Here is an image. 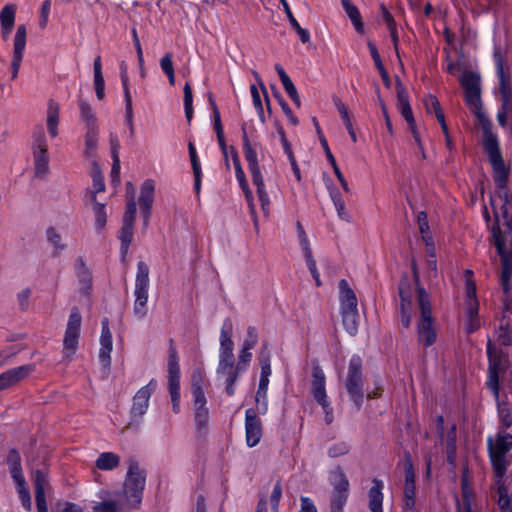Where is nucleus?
<instances>
[{
  "label": "nucleus",
  "instance_id": "f257e3e1",
  "mask_svg": "<svg viewBox=\"0 0 512 512\" xmlns=\"http://www.w3.org/2000/svg\"><path fill=\"white\" fill-rule=\"evenodd\" d=\"M459 81L464 90L465 102L481 125V145L492 166L493 178L499 188H504L509 181L510 166L505 164L498 137L492 131L493 124L482 110L481 76L478 72L465 70Z\"/></svg>",
  "mask_w": 512,
  "mask_h": 512
},
{
  "label": "nucleus",
  "instance_id": "f03ea898",
  "mask_svg": "<svg viewBox=\"0 0 512 512\" xmlns=\"http://www.w3.org/2000/svg\"><path fill=\"white\" fill-rule=\"evenodd\" d=\"M512 448V435L499 431L496 440L489 437L487 440V450L493 469L494 477H505L510 462L506 456Z\"/></svg>",
  "mask_w": 512,
  "mask_h": 512
},
{
  "label": "nucleus",
  "instance_id": "7ed1b4c3",
  "mask_svg": "<svg viewBox=\"0 0 512 512\" xmlns=\"http://www.w3.org/2000/svg\"><path fill=\"white\" fill-rule=\"evenodd\" d=\"M491 231L494 239V245L501 261V287L505 295V299L508 300V298L511 296L510 279L512 276V251H508L506 246L505 238L499 225V218L497 213H495V223L493 224Z\"/></svg>",
  "mask_w": 512,
  "mask_h": 512
},
{
  "label": "nucleus",
  "instance_id": "20e7f679",
  "mask_svg": "<svg viewBox=\"0 0 512 512\" xmlns=\"http://www.w3.org/2000/svg\"><path fill=\"white\" fill-rule=\"evenodd\" d=\"M418 305L420 309V319L417 324L418 339L424 347H430L435 343L437 333L433 326L434 318L430 296L425 288L418 289Z\"/></svg>",
  "mask_w": 512,
  "mask_h": 512
},
{
  "label": "nucleus",
  "instance_id": "39448f33",
  "mask_svg": "<svg viewBox=\"0 0 512 512\" xmlns=\"http://www.w3.org/2000/svg\"><path fill=\"white\" fill-rule=\"evenodd\" d=\"M342 323L345 330L352 336L356 335L359 326L357 298L345 279L339 282Z\"/></svg>",
  "mask_w": 512,
  "mask_h": 512
},
{
  "label": "nucleus",
  "instance_id": "423d86ee",
  "mask_svg": "<svg viewBox=\"0 0 512 512\" xmlns=\"http://www.w3.org/2000/svg\"><path fill=\"white\" fill-rule=\"evenodd\" d=\"M145 481V470L140 469L137 460L130 459L124 482V496L132 508H137L142 502Z\"/></svg>",
  "mask_w": 512,
  "mask_h": 512
},
{
  "label": "nucleus",
  "instance_id": "0eeeda50",
  "mask_svg": "<svg viewBox=\"0 0 512 512\" xmlns=\"http://www.w3.org/2000/svg\"><path fill=\"white\" fill-rule=\"evenodd\" d=\"M363 386V361L359 355H354L349 361L345 389L357 410L363 405Z\"/></svg>",
  "mask_w": 512,
  "mask_h": 512
},
{
  "label": "nucleus",
  "instance_id": "6e6552de",
  "mask_svg": "<svg viewBox=\"0 0 512 512\" xmlns=\"http://www.w3.org/2000/svg\"><path fill=\"white\" fill-rule=\"evenodd\" d=\"M328 482L333 487L329 494V511L343 512L349 497V481L340 466L329 473Z\"/></svg>",
  "mask_w": 512,
  "mask_h": 512
},
{
  "label": "nucleus",
  "instance_id": "1a4fd4ad",
  "mask_svg": "<svg viewBox=\"0 0 512 512\" xmlns=\"http://www.w3.org/2000/svg\"><path fill=\"white\" fill-rule=\"evenodd\" d=\"M168 389L171 396L172 410L178 413L180 410V367L178 353L174 346L173 339L169 340L168 349Z\"/></svg>",
  "mask_w": 512,
  "mask_h": 512
},
{
  "label": "nucleus",
  "instance_id": "9d476101",
  "mask_svg": "<svg viewBox=\"0 0 512 512\" xmlns=\"http://www.w3.org/2000/svg\"><path fill=\"white\" fill-rule=\"evenodd\" d=\"M488 380L486 387L493 393L495 399L499 398L500 375L506 373L510 366L508 354L498 349L496 355L488 359Z\"/></svg>",
  "mask_w": 512,
  "mask_h": 512
},
{
  "label": "nucleus",
  "instance_id": "9b49d317",
  "mask_svg": "<svg viewBox=\"0 0 512 512\" xmlns=\"http://www.w3.org/2000/svg\"><path fill=\"white\" fill-rule=\"evenodd\" d=\"M148 286H149V267L144 261H139L137 264V273L135 280V304L134 313L139 318L146 315V304L148 300Z\"/></svg>",
  "mask_w": 512,
  "mask_h": 512
},
{
  "label": "nucleus",
  "instance_id": "f8f14e48",
  "mask_svg": "<svg viewBox=\"0 0 512 512\" xmlns=\"http://www.w3.org/2000/svg\"><path fill=\"white\" fill-rule=\"evenodd\" d=\"M232 323L226 319L223 323L220 334V360L217 368L218 374H224L228 368L235 366L233 354L234 342L231 339Z\"/></svg>",
  "mask_w": 512,
  "mask_h": 512
},
{
  "label": "nucleus",
  "instance_id": "ddd939ff",
  "mask_svg": "<svg viewBox=\"0 0 512 512\" xmlns=\"http://www.w3.org/2000/svg\"><path fill=\"white\" fill-rule=\"evenodd\" d=\"M33 154L35 162V173L37 176L45 175L48 171V149L44 129L39 126L33 133Z\"/></svg>",
  "mask_w": 512,
  "mask_h": 512
},
{
  "label": "nucleus",
  "instance_id": "4468645a",
  "mask_svg": "<svg viewBox=\"0 0 512 512\" xmlns=\"http://www.w3.org/2000/svg\"><path fill=\"white\" fill-rule=\"evenodd\" d=\"M82 317L78 307L71 309V314L67 323L65 336L63 340L64 350L68 352L66 355L73 354L78 347V338L80 334Z\"/></svg>",
  "mask_w": 512,
  "mask_h": 512
},
{
  "label": "nucleus",
  "instance_id": "2eb2a0df",
  "mask_svg": "<svg viewBox=\"0 0 512 512\" xmlns=\"http://www.w3.org/2000/svg\"><path fill=\"white\" fill-rule=\"evenodd\" d=\"M493 57L496 63L497 76L499 79V94L501 97H512V85L510 81L509 67L504 65L503 55L500 47L494 49Z\"/></svg>",
  "mask_w": 512,
  "mask_h": 512
},
{
  "label": "nucleus",
  "instance_id": "dca6fc26",
  "mask_svg": "<svg viewBox=\"0 0 512 512\" xmlns=\"http://www.w3.org/2000/svg\"><path fill=\"white\" fill-rule=\"evenodd\" d=\"M246 442L249 447L256 446L262 436V423L254 409L245 413Z\"/></svg>",
  "mask_w": 512,
  "mask_h": 512
},
{
  "label": "nucleus",
  "instance_id": "f3484780",
  "mask_svg": "<svg viewBox=\"0 0 512 512\" xmlns=\"http://www.w3.org/2000/svg\"><path fill=\"white\" fill-rule=\"evenodd\" d=\"M35 371V364H26L0 374V391L11 387Z\"/></svg>",
  "mask_w": 512,
  "mask_h": 512
},
{
  "label": "nucleus",
  "instance_id": "a211bd4d",
  "mask_svg": "<svg viewBox=\"0 0 512 512\" xmlns=\"http://www.w3.org/2000/svg\"><path fill=\"white\" fill-rule=\"evenodd\" d=\"M27 30L25 25H19L14 37L13 58L11 62L12 79L18 75V71L23 59V52L26 45Z\"/></svg>",
  "mask_w": 512,
  "mask_h": 512
},
{
  "label": "nucleus",
  "instance_id": "6ab92c4d",
  "mask_svg": "<svg viewBox=\"0 0 512 512\" xmlns=\"http://www.w3.org/2000/svg\"><path fill=\"white\" fill-rule=\"evenodd\" d=\"M27 30L25 25H19L14 37L13 58L11 62L12 79L18 75V71L23 59V52L26 45Z\"/></svg>",
  "mask_w": 512,
  "mask_h": 512
},
{
  "label": "nucleus",
  "instance_id": "aec40b11",
  "mask_svg": "<svg viewBox=\"0 0 512 512\" xmlns=\"http://www.w3.org/2000/svg\"><path fill=\"white\" fill-rule=\"evenodd\" d=\"M242 131V141H243V151L245 155V159L248 163V169L252 176V181H260L262 179V174L260 171V167L257 160V153L253 149L247 131H246V124L244 123L241 127Z\"/></svg>",
  "mask_w": 512,
  "mask_h": 512
},
{
  "label": "nucleus",
  "instance_id": "412c9836",
  "mask_svg": "<svg viewBox=\"0 0 512 512\" xmlns=\"http://www.w3.org/2000/svg\"><path fill=\"white\" fill-rule=\"evenodd\" d=\"M469 470L468 466L462 468L461 474V501L456 495V508L458 512H473L472 500L475 496L472 488L469 485Z\"/></svg>",
  "mask_w": 512,
  "mask_h": 512
},
{
  "label": "nucleus",
  "instance_id": "4be33fe9",
  "mask_svg": "<svg viewBox=\"0 0 512 512\" xmlns=\"http://www.w3.org/2000/svg\"><path fill=\"white\" fill-rule=\"evenodd\" d=\"M207 98H208L209 105H210V107L212 109V112H213V128L215 130L219 146H220L221 151H222V153L224 155V158H225L226 168L229 169L230 168V164H229V161H228L227 145H226V141H225V137H224L223 125H222V122H221L220 112H219V109H218V107L216 105L214 96H213V94L211 92H209L207 94Z\"/></svg>",
  "mask_w": 512,
  "mask_h": 512
},
{
  "label": "nucleus",
  "instance_id": "5701e85b",
  "mask_svg": "<svg viewBox=\"0 0 512 512\" xmlns=\"http://www.w3.org/2000/svg\"><path fill=\"white\" fill-rule=\"evenodd\" d=\"M102 332L100 337L101 348L99 351V360L104 369L109 370L111 366L112 351V334L109 328V319L104 318L102 320Z\"/></svg>",
  "mask_w": 512,
  "mask_h": 512
},
{
  "label": "nucleus",
  "instance_id": "b1692460",
  "mask_svg": "<svg viewBox=\"0 0 512 512\" xmlns=\"http://www.w3.org/2000/svg\"><path fill=\"white\" fill-rule=\"evenodd\" d=\"M155 183L152 179H146L141 187L139 197L141 215L144 220V225L147 226L151 215V208L154 201Z\"/></svg>",
  "mask_w": 512,
  "mask_h": 512
},
{
  "label": "nucleus",
  "instance_id": "393cba45",
  "mask_svg": "<svg viewBox=\"0 0 512 512\" xmlns=\"http://www.w3.org/2000/svg\"><path fill=\"white\" fill-rule=\"evenodd\" d=\"M156 382L155 380H151L146 386L142 387L134 396L133 404L131 407V414L134 417H140L145 414L148 401L155 390Z\"/></svg>",
  "mask_w": 512,
  "mask_h": 512
},
{
  "label": "nucleus",
  "instance_id": "a878e982",
  "mask_svg": "<svg viewBox=\"0 0 512 512\" xmlns=\"http://www.w3.org/2000/svg\"><path fill=\"white\" fill-rule=\"evenodd\" d=\"M49 485L47 474L40 469L35 471L34 488L35 501L38 512H48L45 489Z\"/></svg>",
  "mask_w": 512,
  "mask_h": 512
},
{
  "label": "nucleus",
  "instance_id": "bb28decb",
  "mask_svg": "<svg viewBox=\"0 0 512 512\" xmlns=\"http://www.w3.org/2000/svg\"><path fill=\"white\" fill-rule=\"evenodd\" d=\"M304 380L310 378L311 381V394L315 401L320 403V365L317 358H313L310 364H307L303 369Z\"/></svg>",
  "mask_w": 512,
  "mask_h": 512
},
{
  "label": "nucleus",
  "instance_id": "cd10ccee",
  "mask_svg": "<svg viewBox=\"0 0 512 512\" xmlns=\"http://www.w3.org/2000/svg\"><path fill=\"white\" fill-rule=\"evenodd\" d=\"M395 89L397 92V106L406 122H412L414 115L409 102V96L406 88L404 87L401 79L396 76Z\"/></svg>",
  "mask_w": 512,
  "mask_h": 512
},
{
  "label": "nucleus",
  "instance_id": "c85d7f7f",
  "mask_svg": "<svg viewBox=\"0 0 512 512\" xmlns=\"http://www.w3.org/2000/svg\"><path fill=\"white\" fill-rule=\"evenodd\" d=\"M510 304L505 299L504 302V314L500 320L498 341L502 346L512 345V323L508 319L506 312L510 311ZM512 313V310H511Z\"/></svg>",
  "mask_w": 512,
  "mask_h": 512
},
{
  "label": "nucleus",
  "instance_id": "c756f323",
  "mask_svg": "<svg viewBox=\"0 0 512 512\" xmlns=\"http://www.w3.org/2000/svg\"><path fill=\"white\" fill-rule=\"evenodd\" d=\"M383 483L381 480L374 479L373 486L369 489V509L371 512H382V494Z\"/></svg>",
  "mask_w": 512,
  "mask_h": 512
},
{
  "label": "nucleus",
  "instance_id": "7c9ffc66",
  "mask_svg": "<svg viewBox=\"0 0 512 512\" xmlns=\"http://www.w3.org/2000/svg\"><path fill=\"white\" fill-rule=\"evenodd\" d=\"M76 274L81 283V292L84 294H88L89 290L92 287V273L90 269L86 266L82 257H79L76 261L75 265Z\"/></svg>",
  "mask_w": 512,
  "mask_h": 512
},
{
  "label": "nucleus",
  "instance_id": "2f4dec72",
  "mask_svg": "<svg viewBox=\"0 0 512 512\" xmlns=\"http://www.w3.org/2000/svg\"><path fill=\"white\" fill-rule=\"evenodd\" d=\"M494 483L497 486V504L501 512H506L512 508L511 497L508 494V488L504 482V477L495 478Z\"/></svg>",
  "mask_w": 512,
  "mask_h": 512
},
{
  "label": "nucleus",
  "instance_id": "473e14b6",
  "mask_svg": "<svg viewBox=\"0 0 512 512\" xmlns=\"http://www.w3.org/2000/svg\"><path fill=\"white\" fill-rule=\"evenodd\" d=\"M188 151H189L191 166H192L193 175H194V189H195L196 194L199 195L200 190H201L202 170H201V165H200L199 158H198V155L196 152V148H195L193 142L188 143Z\"/></svg>",
  "mask_w": 512,
  "mask_h": 512
},
{
  "label": "nucleus",
  "instance_id": "72a5a7b5",
  "mask_svg": "<svg viewBox=\"0 0 512 512\" xmlns=\"http://www.w3.org/2000/svg\"><path fill=\"white\" fill-rule=\"evenodd\" d=\"M344 11L350 18L355 30L359 34L364 33V23L362 21L359 9L352 3L351 0H341Z\"/></svg>",
  "mask_w": 512,
  "mask_h": 512
},
{
  "label": "nucleus",
  "instance_id": "f704fd0d",
  "mask_svg": "<svg viewBox=\"0 0 512 512\" xmlns=\"http://www.w3.org/2000/svg\"><path fill=\"white\" fill-rule=\"evenodd\" d=\"M194 421L196 436L198 438L204 437L207 434L209 411L207 407L194 408Z\"/></svg>",
  "mask_w": 512,
  "mask_h": 512
},
{
  "label": "nucleus",
  "instance_id": "c9c22d12",
  "mask_svg": "<svg viewBox=\"0 0 512 512\" xmlns=\"http://www.w3.org/2000/svg\"><path fill=\"white\" fill-rule=\"evenodd\" d=\"M133 229H134V224L123 222L122 227L119 231V239L121 241L120 250H121V256L123 259H125L126 255L128 253L129 246L132 242Z\"/></svg>",
  "mask_w": 512,
  "mask_h": 512
},
{
  "label": "nucleus",
  "instance_id": "e433bc0d",
  "mask_svg": "<svg viewBox=\"0 0 512 512\" xmlns=\"http://www.w3.org/2000/svg\"><path fill=\"white\" fill-rule=\"evenodd\" d=\"M120 463V457L113 452H104L96 460V467L100 470H113Z\"/></svg>",
  "mask_w": 512,
  "mask_h": 512
},
{
  "label": "nucleus",
  "instance_id": "4c0bfd02",
  "mask_svg": "<svg viewBox=\"0 0 512 512\" xmlns=\"http://www.w3.org/2000/svg\"><path fill=\"white\" fill-rule=\"evenodd\" d=\"M94 85L96 96L99 100H103L105 97V84L101 70V57L97 56L94 60Z\"/></svg>",
  "mask_w": 512,
  "mask_h": 512
},
{
  "label": "nucleus",
  "instance_id": "58836bf2",
  "mask_svg": "<svg viewBox=\"0 0 512 512\" xmlns=\"http://www.w3.org/2000/svg\"><path fill=\"white\" fill-rule=\"evenodd\" d=\"M283 6V9L287 15V18L291 24V26L296 30L297 34L299 35L301 41L303 43H306L309 41V38H310V35H309V32L302 28L300 26V24L298 23V21L296 20V18L294 17L288 3L286 0H279Z\"/></svg>",
  "mask_w": 512,
  "mask_h": 512
},
{
  "label": "nucleus",
  "instance_id": "ea45409f",
  "mask_svg": "<svg viewBox=\"0 0 512 512\" xmlns=\"http://www.w3.org/2000/svg\"><path fill=\"white\" fill-rule=\"evenodd\" d=\"M98 143V128H89L85 135V151L87 157H94Z\"/></svg>",
  "mask_w": 512,
  "mask_h": 512
},
{
  "label": "nucleus",
  "instance_id": "a19ab883",
  "mask_svg": "<svg viewBox=\"0 0 512 512\" xmlns=\"http://www.w3.org/2000/svg\"><path fill=\"white\" fill-rule=\"evenodd\" d=\"M81 117L85 120L87 129L97 128V119L92 112L91 106L83 99L79 100Z\"/></svg>",
  "mask_w": 512,
  "mask_h": 512
},
{
  "label": "nucleus",
  "instance_id": "79ce46f5",
  "mask_svg": "<svg viewBox=\"0 0 512 512\" xmlns=\"http://www.w3.org/2000/svg\"><path fill=\"white\" fill-rule=\"evenodd\" d=\"M398 295L400 300L408 301L412 299L411 280L407 272L401 274V278L398 284Z\"/></svg>",
  "mask_w": 512,
  "mask_h": 512
},
{
  "label": "nucleus",
  "instance_id": "37998d69",
  "mask_svg": "<svg viewBox=\"0 0 512 512\" xmlns=\"http://www.w3.org/2000/svg\"><path fill=\"white\" fill-rule=\"evenodd\" d=\"M271 90L273 96L277 99L279 105L281 106L286 117L289 119L290 123L294 126L298 125L299 121L297 117L294 116L291 108L289 107L288 103L283 99L282 95L280 94L276 86L272 85Z\"/></svg>",
  "mask_w": 512,
  "mask_h": 512
},
{
  "label": "nucleus",
  "instance_id": "c03bdc74",
  "mask_svg": "<svg viewBox=\"0 0 512 512\" xmlns=\"http://www.w3.org/2000/svg\"><path fill=\"white\" fill-rule=\"evenodd\" d=\"M184 91V110L187 122L190 124L193 118V93L189 82H186L183 88Z\"/></svg>",
  "mask_w": 512,
  "mask_h": 512
},
{
  "label": "nucleus",
  "instance_id": "a18cd8bd",
  "mask_svg": "<svg viewBox=\"0 0 512 512\" xmlns=\"http://www.w3.org/2000/svg\"><path fill=\"white\" fill-rule=\"evenodd\" d=\"M90 175L93 181V189L99 192H103L105 190L104 178L100 165L96 160L92 161V169Z\"/></svg>",
  "mask_w": 512,
  "mask_h": 512
},
{
  "label": "nucleus",
  "instance_id": "49530a36",
  "mask_svg": "<svg viewBox=\"0 0 512 512\" xmlns=\"http://www.w3.org/2000/svg\"><path fill=\"white\" fill-rule=\"evenodd\" d=\"M252 182L257 187V195H258L259 201L261 202V208H262L264 214L268 215V213H269L268 206L270 204V200H269L268 194L265 191L264 180L262 178V179H260V181L256 180V181H252Z\"/></svg>",
  "mask_w": 512,
  "mask_h": 512
},
{
  "label": "nucleus",
  "instance_id": "de8ad7c7",
  "mask_svg": "<svg viewBox=\"0 0 512 512\" xmlns=\"http://www.w3.org/2000/svg\"><path fill=\"white\" fill-rule=\"evenodd\" d=\"M404 472L405 483L415 484L416 474L412 462V457L408 450L404 451Z\"/></svg>",
  "mask_w": 512,
  "mask_h": 512
},
{
  "label": "nucleus",
  "instance_id": "09e8293b",
  "mask_svg": "<svg viewBox=\"0 0 512 512\" xmlns=\"http://www.w3.org/2000/svg\"><path fill=\"white\" fill-rule=\"evenodd\" d=\"M411 311H412V299L408 301L400 300V314H401V325L404 328H409L411 325Z\"/></svg>",
  "mask_w": 512,
  "mask_h": 512
},
{
  "label": "nucleus",
  "instance_id": "8fccbe9b",
  "mask_svg": "<svg viewBox=\"0 0 512 512\" xmlns=\"http://www.w3.org/2000/svg\"><path fill=\"white\" fill-rule=\"evenodd\" d=\"M16 14V5L8 4L4 6L0 12L1 25H14Z\"/></svg>",
  "mask_w": 512,
  "mask_h": 512
},
{
  "label": "nucleus",
  "instance_id": "3c124183",
  "mask_svg": "<svg viewBox=\"0 0 512 512\" xmlns=\"http://www.w3.org/2000/svg\"><path fill=\"white\" fill-rule=\"evenodd\" d=\"M331 198L337 210L338 216L345 221H349V214L345 210V202L339 191H332Z\"/></svg>",
  "mask_w": 512,
  "mask_h": 512
},
{
  "label": "nucleus",
  "instance_id": "603ef678",
  "mask_svg": "<svg viewBox=\"0 0 512 512\" xmlns=\"http://www.w3.org/2000/svg\"><path fill=\"white\" fill-rule=\"evenodd\" d=\"M404 503L406 510H413L415 506L416 486L415 484H404Z\"/></svg>",
  "mask_w": 512,
  "mask_h": 512
},
{
  "label": "nucleus",
  "instance_id": "864d4df0",
  "mask_svg": "<svg viewBox=\"0 0 512 512\" xmlns=\"http://www.w3.org/2000/svg\"><path fill=\"white\" fill-rule=\"evenodd\" d=\"M242 371L243 370H238L235 366H233L232 369H227V372L225 373L227 374L225 391L229 396H233L235 394L234 384L237 381L239 373Z\"/></svg>",
  "mask_w": 512,
  "mask_h": 512
},
{
  "label": "nucleus",
  "instance_id": "5fc2aeb1",
  "mask_svg": "<svg viewBox=\"0 0 512 512\" xmlns=\"http://www.w3.org/2000/svg\"><path fill=\"white\" fill-rule=\"evenodd\" d=\"M6 463L9 466V472L22 469L21 456L16 448H12L9 450L8 455L6 457Z\"/></svg>",
  "mask_w": 512,
  "mask_h": 512
},
{
  "label": "nucleus",
  "instance_id": "6e6d98bb",
  "mask_svg": "<svg viewBox=\"0 0 512 512\" xmlns=\"http://www.w3.org/2000/svg\"><path fill=\"white\" fill-rule=\"evenodd\" d=\"M93 212L95 214V225L98 230H102L106 226L107 222V214L105 209V204H96L95 207H92Z\"/></svg>",
  "mask_w": 512,
  "mask_h": 512
},
{
  "label": "nucleus",
  "instance_id": "4d7b16f0",
  "mask_svg": "<svg viewBox=\"0 0 512 512\" xmlns=\"http://www.w3.org/2000/svg\"><path fill=\"white\" fill-rule=\"evenodd\" d=\"M350 451V445L345 441H339L328 448V456L336 458L348 454Z\"/></svg>",
  "mask_w": 512,
  "mask_h": 512
},
{
  "label": "nucleus",
  "instance_id": "13d9d810",
  "mask_svg": "<svg viewBox=\"0 0 512 512\" xmlns=\"http://www.w3.org/2000/svg\"><path fill=\"white\" fill-rule=\"evenodd\" d=\"M137 212V204L134 197H130L126 205V211L123 215L122 222L134 224Z\"/></svg>",
  "mask_w": 512,
  "mask_h": 512
},
{
  "label": "nucleus",
  "instance_id": "bf43d9fd",
  "mask_svg": "<svg viewBox=\"0 0 512 512\" xmlns=\"http://www.w3.org/2000/svg\"><path fill=\"white\" fill-rule=\"evenodd\" d=\"M376 94H377V99H378V102H379V105H380V108H381V111H382V114H383V117H384V120H385L386 128H387L389 134L393 135L392 122L390 120L386 104H385L384 100L382 99V97L380 95V88H379V86L377 84H376Z\"/></svg>",
  "mask_w": 512,
  "mask_h": 512
},
{
  "label": "nucleus",
  "instance_id": "052dcab7",
  "mask_svg": "<svg viewBox=\"0 0 512 512\" xmlns=\"http://www.w3.org/2000/svg\"><path fill=\"white\" fill-rule=\"evenodd\" d=\"M59 122V106L53 101L49 102L47 127L57 126Z\"/></svg>",
  "mask_w": 512,
  "mask_h": 512
},
{
  "label": "nucleus",
  "instance_id": "680f3d73",
  "mask_svg": "<svg viewBox=\"0 0 512 512\" xmlns=\"http://www.w3.org/2000/svg\"><path fill=\"white\" fill-rule=\"evenodd\" d=\"M282 497V485L280 481H277L273 491L270 495V503H271V509L274 512H278V506L280 499Z\"/></svg>",
  "mask_w": 512,
  "mask_h": 512
},
{
  "label": "nucleus",
  "instance_id": "e2e57ef3",
  "mask_svg": "<svg viewBox=\"0 0 512 512\" xmlns=\"http://www.w3.org/2000/svg\"><path fill=\"white\" fill-rule=\"evenodd\" d=\"M47 240L59 250H63L65 245L61 244V235L55 230L54 227H49L46 231Z\"/></svg>",
  "mask_w": 512,
  "mask_h": 512
},
{
  "label": "nucleus",
  "instance_id": "0e129e2a",
  "mask_svg": "<svg viewBox=\"0 0 512 512\" xmlns=\"http://www.w3.org/2000/svg\"><path fill=\"white\" fill-rule=\"evenodd\" d=\"M251 349H246V347L243 346L242 350L240 351L239 357H238V363L235 367H237L238 370L245 371L247 368L248 363L251 361L252 354L250 352Z\"/></svg>",
  "mask_w": 512,
  "mask_h": 512
},
{
  "label": "nucleus",
  "instance_id": "69168bd1",
  "mask_svg": "<svg viewBox=\"0 0 512 512\" xmlns=\"http://www.w3.org/2000/svg\"><path fill=\"white\" fill-rule=\"evenodd\" d=\"M258 342L257 330L253 326H249L247 329V336L244 340L243 346L246 349H253Z\"/></svg>",
  "mask_w": 512,
  "mask_h": 512
},
{
  "label": "nucleus",
  "instance_id": "338daca9",
  "mask_svg": "<svg viewBox=\"0 0 512 512\" xmlns=\"http://www.w3.org/2000/svg\"><path fill=\"white\" fill-rule=\"evenodd\" d=\"M424 104L428 113H431L432 110L434 113L442 111L440 102L438 101L437 97L432 94H429L425 98Z\"/></svg>",
  "mask_w": 512,
  "mask_h": 512
},
{
  "label": "nucleus",
  "instance_id": "774afa93",
  "mask_svg": "<svg viewBox=\"0 0 512 512\" xmlns=\"http://www.w3.org/2000/svg\"><path fill=\"white\" fill-rule=\"evenodd\" d=\"M93 510L95 512H117L118 506L116 501H103L100 503H97Z\"/></svg>",
  "mask_w": 512,
  "mask_h": 512
}]
</instances>
